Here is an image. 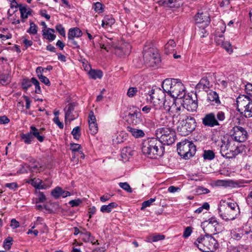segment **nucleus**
Returning a JSON list of instances; mask_svg holds the SVG:
<instances>
[{
  "label": "nucleus",
  "instance_id": "obj_1",
  "mask_svg": "<svg viewBox=\"0 0 252 252\" xmlns=\"http://www.w3.org/2000/svg\"><path fill=\"white\" fill-rule=\"evenodd\" d=\"M246 146L239 143L236 142L232 137H224L221 140L220 153L225 158H235L239 154L245 151Z\"/></svg>",
  "mask_w": 252,
  "mask_h": 252
},
{
  "label": "nucleus",
  "instance_id": "obj_2",
  "mask_svg": "<svg viewBox=\"0 0 252 252\" xmlns=\"http://www.w3.org/2000/svg\"><path fill=\"white\" fill-rule=\"evenodd\" d=\"M142 151L148 158L156 159L164 155L165 148L158 138L153 137L143 143Z\"/></svg>",
  "mask_w": 252,
  "mask_h": 252
},
{
  "label": "nucleus",
  "instance_id": "obj_3",
  "mask_svg": "<svg viewBox=\"0 0 252 252\" xmlns=\"http://www.w3.org/2000/svg\"><path fill=\"white\" fill-rule=\"evenodd\" d=\"M164 93H167L173 98L181 100L185 96V87L183 83L175 79H166L162 84Z\"/></svg>",
  "mask_w": 252,
  "mask_h": 252
},
{
  "label": "nucleus",
  "instance_id": "obj_4",
  "mask_svg": "<svg viewBox=\"0 0 252 252\" xmlns=\"http://www.w3.org/2000/svg\"><path fill=\"white\" fill-rule=\"evenodd\" d=\"M149 94L150 99L152 101L149 105L144 106L142 110L161 109L165 96L164 92L160 88L156 87L149 92Z\"/></svg>",
  "mask_w": 252,
  "mask_h": 252
},
{
  "label": "nucleus",
  "instance_id": "obj_5",
  "mask_svg": "<svg viewBox=\"0 0 252 252\" xmlns=\"http://www.w3.org/2000/svg\"><path fill=\"white\" fill-rule=\"evenodd\" d=\"M194 245L203 252H214L218 248L217 241L210 234L200 235L194 242Z\"/></svg>",
  "mask_w": 252,
  "mask_h": 252
},
{
  "label": "nucleus",
  "instance_id": "obj_6",
  "mask_svg": "<svg viewBox=\"0 0 252 252\" xmlns=\"http://www.w3.org/2000/svg\"><path fill=\"white\" fill-rule=\"evenodd\" d=\"M220 217L227 221L235 220L240 214L238 205L235 202H227L225 205L218 209Z\"/></svg>",
  "mask_w": 252,
  "mask_h": 252
},
{
  "label": "nucleus",
  "instance_id": "obj_7",
  "mask_svg": "<svg viewBox=\"0 0 252 252\" xmlns=\"http://www.w3.org/2000/svg\"><path fill=\"white\" fill-rule=\"evenodd\" d=\"M175 110H181L184 109L187 110H196L198 108V101L196 93H192L187 96L184 100H178L173 103L171 108L168 109H174Z\"/></svg>",
  "mask_w": 252,
  "mask_h": 252
},
{
  "label": "nucleus",
  "instance_id": "obj_8",
  "mask_svg": "<svg viewBox=\"0 0 252 252\" xmlns=\"http://www.w3.org/2000/svg\"><path fill=\"white\" fill-rule=\"evenodd\" d=\"M177 150L181 157L189 159L194 156L196 148L192 141L186 138L177 143Z\"/></svg>",
  "mask_w": 252,
  "mask_h": 252
},
{
  "label": "nucleus",
  "instance_id": "obj_9",
  "mask_svg": "<svg viewBox=\"0 0 252 252\" xmlns=\"http://www.w3.org/2000/svg\"><path fill=\"white\" fill-rule=\"evenodd\" d=\"M155 135L163 146L172 144L176 139L175 131L167 127H162L157 129L155 131Z\"/></svg>",
  "mask_w": 252,
  "mask_h": 252
},
{
  "label": "nucleus",
  "instance_id": "obj_10",
  "mask_svg": "<svg viewBox=\"0 0 252 252\" xmlns=\"http://www.w3.org/2000/svg\"><path fill=\"white\" fill-rule=\"evenodd\" d=\"M196 127L195 119L191 116H187L185 119L178 122L177 131L182 136H187L194 131Z\"/></svg>",
  "mask_w": 252,
  "mask_h": 252
},
{
  "label": "nucleus",
  "instance_id": "obj_11",
  "mask_svg": "<svg viewBox=\"0 0 252 252\" xmlns=\"http://www.w3.org/2000/svg\"><path fill=\"white\" fill-rule=\"evenodd\" d=\"M143 60L146 65L150 67H155L160 63L158 51L156 49L153 48H144Z\"/></svg>",
  "mask_w": 252,
  "mask_h": 252
},
{
  "label": "nucleus",
  "instance_id": "obj_12",
  "mask_svg": "<svg viewBox=\"0 0 252 252\" xmlns=\"http://www.w3.org/2000/svg\"><path fill=\"white\" fill-rule=\"evenodd\" d=\"M236 104L237 110H252V100L247 95H239L237 98Z\"/></svg>",
  "mask_w": 252,
  "mask_h": 252
},
{
  "label": "nucleus",
  "instance_id": "obj_13",
  "mask_svg": "<svg viewBox=\"0 0 252 252\" xmlns=\"http://www.w3.org/2000/svg\"><path fill=\"white\" fill-rule=\"evenodd\" d=\"M125 121L129 124L137 125L142 122L143 116L140 111H125Z\"/></svg>",
  "mask_w": 252,
  "mask_h": 252
},
{
  "label": "nucleus",
  "instance_id": "obj_14",
  "mask_svg": "<svg viewBox=\"0 0 252 252\" xmlns=\"http://www.w3.org/2000/svg\"><path fill=\"white\" fill-rule=\"evenodd\" d=\"M232 137L236 142L241 143L245 141L248 138V133L246 129L240 126H235L233 128Z\"/></svg>",
  "mask_w": 252,
  "mask_h": 252
},
{
  "label": "nucleus",
  "instance_id": "obj_15",
  "mask_svg": "<svg viewBox=\"0 0 252 252\" xmlns=\"http://www.w3.org/2000/svg\"><path fill=\"white\" fill-rule=\"evenodd\" d=\"M215 40L217 45L221 46L229 53H231L233 52L230 43L228 41H224V37L222 34L216 35Z\"/></svg>",
  "mask_w": 252,
  "mask_h": 252
},
{
  "label": "nucleus",
  "instance_id": "obj_16",
  "mask_svg": "<svg viewBox=\"0 0 252 252\" xmlns=\"http://www.w3.org/2000/svg\"><path fill=\"white\" fill-rule=\"evenodd\" d=\"M252 233V231L251 229L247 228L246 227H243L242 228H238L233 230L231 232V234L234 239L239 240L243 236L245 235H249Z\"/></svg>",
  "mask_w": 252,
  "mask_h": 252
},
{
  "label": "nucleus",
  "instance_id": "obj_17",
  "mask_svg": "<svg viewBox=\"0 0 252 252\" xmlns=\"http://www.w3.org/2000/svg\"><path fill=\"white\" fill-rule=\"evenodd\" d=\"M202 123L204 126L210 127L219 125L218 121L216 119L215 114L213 113L207 114L202 119Z\"/></svg>",
  "mask_w": 252,
  "mask_h": 252
},
{
  "label": "nucleus",
  "instance_id": "obj_18",
  "mask_svg": "<svg viewBox=\"0 0 252 252\" xmlns=\"http://www.w3.org/2000/svg\"><path fill=\"white\" fill-rule=\"evenodd\" d=\"M213 85L210 82L207 77L202 78L196 85L195 89L199 91H203L207 92L212 87Z\"/></svg>",
  "mask_w": 252,
  "mask_h": 252
},
{
  "label": "nucleus",
  "instance_id": "obj_19",
  "mask_svg": "<svg viewBox=\"0 0 252 252\" xmlns=\"http://www.w3.org/2000/svg\"><path fill=\"white\" fill-rule=\"evenodd\" d=\"M194 20L196 23H203L205 25H208L210 23V18L207 13L198 12L195 16Z\"/></svg>",
  "mask_w": 252,
  "mask_h": 252
},
{
  "label": "nucleus",
  "instance_id": "obj_20",
  "mask_svg": "<svg viewBox=\"0 0 252 252\" xmlns=\"http://www.w3.org/2000/svg\"><path fill=\"white\" fill-rule=\"evenodd\" d=\"M81 236L82 240L85 242H90L94 245L97 242V240H96L94 237L89 231L81 232Z\"/></svg>",
  "mask_w": 252,
  "mask_h": 252
},
{
  "label": "nucleus",
  "instance_id": "obj_21",
  "mask_svg": "<svg viewBox=\"0 0 252 252\" xmlns=\"http://www.w3.org/2000/svg\"><path fill=\"white\" fill-rule=\"evenodd\" d=\"M207 100L211 103V105H215V104L218 105L220 103L219 95L214 91H211L208 94Z\"/></svg>",
  "mask_w": 252,
  "mask_h": 252
},
{
  "label": "nucleus",
  "instance_id": "obj_22",
  "mask_svg": "<svg viewBox=\"0 0 252 252\" xmlns=\"http://www.w3.org/2000/svg\"><path fill=\"white\" fill-rule=\"evenodd\" d=\"M208 223V225H211L214 227L215 231L218 233L220 231V224L218 221L217 218L215 217H212L209 219L208 220H205L203 222V223Z\"/></svg>",
  "mask_w": 252,
  "mask_h": 252
},
{
  "label": "nucleus",
  "instance_id": "obj_23",
  "mask_svg": "<svg viewBox=\"0 0 252 252\" xmlns=\"http://www.w3.org/2000/svg\"><path fill=\"white\" fill-rule=\"evenodd\" d=\"M248 246L245 245H239L236 246H230L228 249V252H247Z\"/></svg>",
  "mask_w": 252,
  "mask_h": 252
},
{
  "label": "nucleus",
  "instance_id": "obj_24",
  "mask_svg": "<svg viewBox=\"0 0 252 252\" xmlns=\"http://www.w3.org/2000/svg\"><path fill=\"white\" fill-rule=\"evenodd\" d=\"M127 131L130 132L132 136L135 138L142 137L144 136L145 133L142 130L133 128L130 126L126 127Z\"/></svg>",
  "mask_w": 252,
  "mask_h": 252
},
{
  "label": "nucleus",
  "instance_id": "obj_25",
  "mask_svg": "<svg viewBox=\"0 0 252 252\" xmlns=\"http://www.w3.org/2000/svg\"><path fill=\"white\" fill-rule=\"evenodd\" d=\"M176 46V43L173 40H169L165 45L164 53L166 55L174 53V48Z\"/></svg>",
  "mask_w": 252,
  "mask_h": 252
},
{
  "label": "nucleus",
  "instance_id": "obj_26",
  "mask_svg": "<svg viewBox=\"0 0 252 252\" xmlns=\"http://www.w3.org/2000/svg\"><path fill=\"white\" fill-rule=\"evenodd\" d=\"M82 35L81 31L78 28H71L68 33V38L79 37Z\"/></svg>",
  "mask_w": 252,
  "mask_h": 252
},
{
  "label": "nucleus",
  "instance_id": "obj_27",
  "mask_svg": "<svg viewBox=\"0 0 252 252\" xmlns=\"http://www.w3.org/2000/svg\"><path fill=\"white\" fill-rule=\"evenodd\" d=\"M118 205L116 202H111L108 205H102L100 207V211L102 213H110L113 208L117 207Z\"/></svg>",
  "mask_w": 252,
  "mask_h": 252
},
{
  "label": "nucleus",
  "instance_id": "obj_28",
  "mask_svg": "<svg viewBox=\"0 0 252 252\" xmlns=\"http://www.w3.org/2000/svg\"><path fill=\"white\" fill-rule=\"evenodd\" d=\"M30 132L32 135L36 137L39 142H42L44 141V137L39 134L38 129L34 126H32L30 127Z\"/></svg>",
  "mask_w": 252,
  "mask_h": 252
},
{
  "label": "nucleus",
  "instance_id": "obj_29",
  "mask_svg": "<svg viewBox=\"0 0 252 252\" xmlns=\"http://www.w3.org/2000/svg\"><path fill=\"white\" fill-rule=\"evenodd\" d=\"M20 137L24 140V143L28 145L31 144L33 139V136L30 131L27 133L20 134Z\"/></svg>",
  "mask_w": 252,
  "mask_h": 252
},
{
  "label": "nucleus",
  "instance_id": "obj_30",
  "mask_svg": "<svg viewBox=\"0 0 252 252\" xmlns=\"http://www.w3.org/2000/svg\"><path fill=\"white\" fill-rule=\"evenodd\" d=\"M17 7L19 8L21 17L22 19L27 18L28 15L31 14V11L28 10L26 6H23L22 4H19Z\"/></svg>",
  "mask_w": 252,
  "mask_h": 252
},
{
  "label": "nucleus",
  "instance_id": "obj_31",
  "mask_svg": "<svg viewBox=\"0 0 252 252\" xmlns=\"http://www.w3.org/2000/svg\"><path fill=\"white\" fill-rule=\"evenodd\" d=\"M204 160H212L215 157V154L213 151L211 150H205L202 155Z\"/></svg>",
  "mask_w": 252,
  "mask_h": 252
},
{
  "label": "nucleus",
  "instance_id": "obj_32",
  "mask_svg": "<svg viewBox=\"0 0 252 252\" xmlns=\"http://www.w3.org/2000/svg\"><path fill=\"white\" fill-rule=\"evenodd\" d=\"M90 76L94 79H100L102 77V72L100 70L91 69L89 72Z\"/></svg>",
  "mask_w": 252,
  "mask_h": 252
},
{
  "label": "nucleus",
  "instance_id": "obj_33",
  "mask_svg": "<svg viewBox=\"0 0 252 252\" xmlns=\"http://www.w3.org/2000/svg\"><path fill=\"white\" fill-rule=\"evenodd\" d=\"M62 189L60 187H56L53 189L51 192V194L55 198H59L62 195Z\"/></svg>",
  "mask_w": 252,
  "mask_h": 252
},
{
  "label": "nucleus",
  "instance_id": "obj_34",
  "mask_svg": "<svg viewBox=\"0 0 252 252\" xmlns=\"http://www.w3.org/2000/svg\"><path fill=\"white\" fill-rule=\"evenodd\" d=\"M55 32L54 30L52 29H49L47 30L46 32H43V35H46L47 39L50 40H54L56 37V35L54 34Z\"/></svg>",
  "mask_w": 252,
  "mask_h": 252
},
{
  "label": "nucleus",
  "instance_id": "obj_35",
  "mask_svg": "<svg viewBox=\"0 0 252 252\" xmlns=\"http://www.w3.org/2000/svg\"><path fill=\"white\" fill-rule=\"evenodd\" d=\"M42 182V180L40 179L33 178L26 181L27 183L31 184L35 189L38 188L39 184Z\"/></svg>",
  "mask_w": 252,
  "mask_h": 252
},
{
  "label": "nucleus",
  "instance_id": "obj_36",
  "mask_svg": "<svg viewBox=\"0 0 252 252\" xmlns=\"http://www.w3.org/2000/svg\"><path fill=\"white\" fill-rule=\"evenodd\" d=\"M119 186L120 188L128 193H131L132 192L131 188L127 182H120L119 183Z\"/></svg>",
  "mask_w": 252,
  "mask_h": 252
},
{
  "label": "nucleus",
  "instance_id": "obj_37",
  "mask_svg": "<svg viewBox=\"0 0 252 252\" xmlns=\"http://www.w3.org/2000/svg\"><path fill=\"white\" fill-rule=\"evenodd\" d=\"M13 239L11 237H8L3 242V247L5 250H9L12 245Z\"/></svg>",
  "mask_w": 252,
  "mask_h": 252
},
{
  "label": "nucleus",
  "instance_id": "obj_38",
  "mask_svg": "<svg viewBox=\"0 0 252 252\" xmlns=\"http://www.w3.org/2000/svg\"><path fill=\"white\" fill-rule=\"evenodd\" d=\"M27 32L31 34H36L37 32V26L33 22H30V27L29 29L27 31Z\"/></svg>",
  "mask_w": 252,
  "mask_h": 252
},
{
  "label": "nucleus",
  "instance_id": "obj_39",
  "mask_svg": "<svg viewBox=\"0 0 252 252\" xmlns=\"http://www.w3.org/2000/svg\"><path fill=\"white\" fill-rule=\"evenodd\" d=\"M89 129L92 134H95L98 131L97 124L96 122H92L89 123Z\"/></svg>",
  "mask_w": 252,
  "mask_h": 252
},
{
  "label": "nucleus",
  "instance_id": "obj_40",
  "mask_svg": "<svg viewBox=\"0 0 252 252\" xmlns=\"http://www.w3.org/2000/svg\"><path fill=\"white\" fill-rule=\"evenodd\" d=\"M71 134L73 136L74 139L78 140L80 137V128L77 126L75 127L71 131Z\"/></svg>",
  "mask_w": 252,
  "mask_h": 252
},
{
  "label": "nucleus",
  "instance_id": "obj_41",
  "mask_svg": "<svg viewBox=\"0 0 252 252\" xmlns=\"http://www.w3.org/2000/svg\"><path fill=\"white\" fill-rule=\"evenodd\" d=\"M32 84H33L35 87V92L37 94H40L41 92V90L39 86V81L34 77L32 78Z\"/></svg>",
  "mask_w": 252,
  "mask_h": 252
},
{
  "label": "nucleus",
  "instance_id": "obj_42",
  "mask_svg": "<svg viewBox=\"0 0 252 252\" xmlns=\"http://www.w3.org/2000/svg\"><path fill=\"white\" fill-rule=\"evenodd\" d=\"M156 198H151L150 199L144 201L142 204V206L141 207V210H144L146 207H149L153 202L155 201Z\"/></svg>",
  "mask_w": 252,
  "mask_h": 252
},
{
  "label": "nucleus",
  "instance_id": "obj_43",
  "mask_svg": "<svg viewBox=\"0 0 252 252\" xmlns=\"http://www.w3.org/2000/svg\"><path fill=\"white\" fill-rule=\"evenodd\" d=\"M165 236L162 234H156L151 236V240L155 242L164 239Z\"/></svg>",
  "mask_w": 252,
  "mask_h": 252
},
{
  "label": "nucleus",
  "instance_id": "obj_44",
  "mask_svg": "<svg viewBox=\"0 0 252 252\" xmlns=\"http://www.w3.org/2000/svg\"><path fill=\"white\" fill-rule=\"evenodd\" d=\"M32 84V80L30 81L27 79H24L23 80L22 83V86L23 89L27 90L29 88L31 87Z\"/></svg>",
  "mask_w": 252,
  "mask_h": 252
},
{
  "label": "nucleus",
  "instance_id": "obj_45",
  "mask_svg": "<svg viewBox=\"0 0 252 252\" xmlns=\"http://www.w3.org/2000/svg\"><path fill=\"white\" fill-rule=\"evenodd\" d=\"M81 149L82 147L80 144L76 143L70 144V150L72 152H78V153H80L81 151Z\"/></svg>",
  "mask_w": 252,
  "mask_h": 252
},
{
  "label": "nucleus",
  "instance_id": "obj_46",
  "mask_svg": "<svg viewBox=\"0 0 252 252\" xmlns=\"http://www.w3.org/2000/svg\"><path fill=\"white\" fill-rule=\"evenodd\" d=\"M38 77L40 79V80L44 83L45 85L49 86L51 84L48 78H47L46 76H43L42 74H38Z\"/></svg>",
  "mask_w": 252,
  "mask_h": 252
},
{
  "label": "nucleus",
  "instance_id": "obj_47",
  "mask_svg": "<svg viewBox=\"0 0 252 252\" xmlns=\"http://www.w3.org/2000/svg\"><path fill=\"white\" fill-rule=\"evenodd\" d=\"M82 203L81 199L78 198L74 200H70L68 204L71 205V207H74L79 206Z\"/></svg>",
  "mask_w": 252,
  "mask_h": 252
},
{
  "label": "nucleus",
  "instance_id": "obj_48",
  "mask_svg": "<svg viewBox=\"0 0 252 252\" xmlns=\"http://www.w3.org/2000/svg\"><path fill=\"white\" fill-rule=\"evenodd\" d=\"M4 187L13 190H16L18 188V185L16 182L6 183Z\"/></svg>",
  "mask_w": 252,
  "mask_h": 252
},
{
  "label": "nucleus",
  "instance_id": "obj_49",
  "mask_svg": "<svg viewBox=\"0 0 252 252\" xmlns=\"http://www.w3.org/2000/svg\"><path fill=\"white\" fill-rule=\"evenodd\" d=\"M94 9L96 12L98 13H102L103 12L102 4L99 2L95 3L94 5Z\"/></svg>",
  "mask_w": 252,
  "mask_h": 252
},
{
  "label": "nucleus",
  "instance_id": "obj_50",
  "mask_svg": "<svg viewBox=\"0 0 252 252\" xmlns=\"http://www.w3.org/2000/svg\"><path fill=\"white\" fill-rule=\"evenodd\" d=\"M192 232V228L191 226H188L185 228L183 236L185 238H187L191 235Z\"/></svg>",
  "mask_w": 252,
  "mask_h": 252
},
{
  "label": "nucleus",
  "instance_id": "obj_51",
  "mask_svg": "<svg viewBox=\"0 0 252 252\" xmlns=\"http://www.w3.org/2000/svg\"><path fill=\"white\" fill-rule=\"evenodd\" d=\"M245 91L247 94L252 97V84L247 83L245 85Z\"/></svg>",
  "mask_w": 252,
  "mask_h": 252
},
{
  "label": "nucleus",
  "instance_id": "obj_52",
  "mask_svg": "<svg viewBox=\"0 0 252 252\" xmlns=\"http://www.w3.org/2000/svg\"><path fill=\"white\" fill-rule=\"evenodd\" d=\"M9 81V77L8 75L0 74V83L2 84L7 83Z\"/></svg>",
  "mask_w": 252,
  "mask_h": 252
},
{
  "label": "nucleus",
  "instance_id": "obj_53",
  "mask_svg": "<svg viewBox=\"0 0 252 252\" xmlns=\"http://www.w3.org/2000/svg\"><path fill=\"white\" fill-rule=\"evenodd\" d=\"M130 148L128 147L124 148L121 152V156L123 158H126V157H127V154L130 155Z\"/></svg>",
  "mask_w": 252,
  "mask_h": 252
},
{
  "label": "nucleus",
  "instance_id": "obj_54",
  "mask_svg": "<svg viewBox=\"0 0 252 252\" xmlns=\"http://www.w3.org/2000/svg\"><path fill=\"white\" fill-rule=\"evenodd\" d=\"M137 92L136 88L131 87L130 88L127 92V94L129 97H133Z\"/></svg>",
  "mask_w": 252,
  "mask_h": 252
},
{
  "label": "nucleus",
  "instance_id": "obj_55",
  "mask_svg": "<svg viewBox=\"0 0 252 252\" xmlns=\"http://www.w3.org/2000/svg\"><path fill=\"white\" fill-rule=\"evenodd\" d=\"M10 122V119L5 115L0 116V124L5 125Z\"/></svg>",
  "mask_w": 252,
  "mask_h": 252
},
{
  "label": "nucleus",
  "instance_id": "obj_56",
  "mask_svg": "<svg viewBox=\"0 0 252 252\" xmlns=\"http://www.w3.org/2000/svg\"><path fill=\"white\" fill-rule=\"evenodd\" d=\"M56 30L60 33V34L63 36H65V30L64 28L61 25H58L56 27Z\"/></svg>",
  "mask_w": 252,
  "mask_h": 252
},
{
  "label": "nucleus",
  "instance_id": "obj_57",
  "mask_svg": "<svg viewBox=\"0 0 252 252\" xmlns=\"http://www.w3.org/2000/svg\"><path fill=\"white\" fill-rule=\"evenodd\" d=\"M104 19L105 20V22L106 23V25H108V26H111L115 23L114 19L112 18V17L106 16L104 18Z\"/></svg>",
  "mask_w": 252,
  "mask_h": 252
},
{
  "label": "nucleus",
  "instance_id": "obj_58",
  "mask_svg": "<svg viewBox=\"0 0 252 252\" xmlns=\"http://www.w3.org/2000/svg\"><path fill=\"white\" fill-rule=\"evenodd\" d=\"M241 117L248 118L252 117V111H240Z\"/></svg>",
  "mask_w": 252,
  "mask_h": 252
},
{
  "label": "nucleus",
  "instance_id": "obj_59",
  "mask_svg": "<svg viewBox=\"0 0 252 252\" xmlns=\"http://www.w3.org/2000/svg\"><path fill=\"white\" fill-rule=\"evenodd\" d=\"M38 200L39 202H44L46 200V197L43 192L39 191L38 195Z\"/></svg>",
  "mask_w": 252,
  "mask_h": 252
},
{
  "label": "nucleus",
  "instance_id": "obj_60",
  "mask_svg": "<svg viewBox=\"0 0 252 252\" xmlns=\"http://www.w3.org/2000/svg\"><path fill=\"white\" fill-rule=\"evenodd\" d=\"M53 121L60 128L63 129V124L60 122L59 117H55Z\"/></svg>",
  "mask_w": 252,
  "mask_h": 252
},
{
  "label": "nucleus",
  "instance_id": "obj_61",
  "mask_svg": "<svg viewBox=\"0 0 252 252\" xmlns=\"http://www.w3.org/2000/svg\"><path fill=\"white\" fill-rule=\"evenodd\" d=\"M89 123L92 122H96L95 116L94 115V111H90L89 116Z\"/></svg>",
  "mask_w": 252,
  "mask_h": 252
},
{
  "label": "nucleus",
  "instance_id": "obj_62",
  "mask_svg": "<svg viewBox=\"0 0 252 252\" xmlns=\"http://www.w3.org/2000/svg\"><path fill=\"white\" fill-rule=\"evenodd\" d=\"M96 211V209L94 206H92L89 209V219L92 218V216L94 215Z\"/></svg>",
  "mask_w": 252,
  "mask_h": 252
},
{
  "label": "nucleus",
  "instance_id": "obj_63",
  "mask_svg": "<svg viewBox=\"0 0 252 252\" xmlns=\"http://www.w3.org/2000/svg\"><path fill=\"white\" fill-rule=\"evenodd\" d=\"M69 44L74 48H78L79 46L74 38H68Z\"/></svg>",
  "mask_w": 252,
  "mask_h": 252
},
{
  "label": "nucleus",
  "instance_id": "obj_64",
  "mask_svg": "<svg viewBox=\"0 0 252 252\" xmlns=\"http://www.w3.org/2000/svg\"><path fill=\"white\" fill-rule=\"evenodd\" d=\"M246 201L248 205L252 208V196H251V192L249 193L246 198Z\"/></svg>",
  "mask_w": 252,
  "mask_h": 252
}]
</instances>
